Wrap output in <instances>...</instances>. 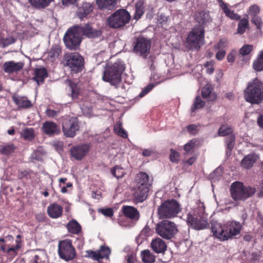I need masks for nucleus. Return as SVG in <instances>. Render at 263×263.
<instances>
[{
	"label": "nucleus",
	"instance_id": "36",
	"mask_svg": "<svg viewBox=\"0 0 263 263\" xmlns=\"http://www.w3.org/2000/svg\"><path fill=\"white\" fill-rule=\"evenodd\" d=\"M21 137L25 140L31 141L35 137V132L32 128H25L21 133Z\"/></svg>",
	"mask_w": 263,
	"mask_h": 263
},
{
	"label": "nucleus",
	"instance_id": "1",
	"mask_svg": "<svg viewBox=\"0 0 263 263\" xmlns=\"http://www.w3.org/2000/svg\"><path fill=\"white\" fill-rule=\"evenodd\" d=\"M241 228V223L236 221H229L222 224L213 220L211 222L213 235L222 241L232 239L239 235Z\"/></svg>",
	"mask_w": 263,
	"mask_h": 263
},
{
	"label": "nucleus",
	"instance_id": "63",
	"mask_svg": "<svg viewBox=\"0 0 263 263\" xmlns=\"http://www.w3.org/2000/svg\"><path fill=\"white\" fill-rule=\"evenodd\" d=\"M5 239L3 238H0V251L3 252V253L6 252L7 250L6 246L4 244Z\"/></svg>",
	"mask_w": 263,
	"mask_h": 263
},
{
	"label": "nucleus",
	"instance_id": "58",
	"mask_svg": "<svg viewBox=\"0 0 263 263\" xmlns=\"http://www.w3.org/2000/svg\"><path fill=\"white\" fill-rule=\"evenodd\" d=\"M60 50L58 48H52L50 51L49 52L48 56L51 59V60L57 58L59 55Z\"/></svg>",
	"mask_w": 263,
	"mask_h": 263
},
{
	"label": "nucleus",
	"instance_id": "60",
	"mask_svg": "<svg viewBox=\"0 0 263 263\" xmlns=\"http://www.w3.org/2000/svg\"><path fill=\"white\" fill-rule=\"evenodd\" d=\"M251 22L254 24L257 27H258L261 24V18L257 15L251 17Z\"/></svg>",
	"mask_w": 263,
	"mask_h": 263
},
{
	"label": "nucleus",
	"instance_id": "49",
	"mask_svg": "<svg viewBox=\"0 0 263 263\" xmlns=\"http://www.w3.org/2000/svg\"><path fill=\"white\" fill-rule=\"evenodd\" d=\"M44 155V151L42 147H38L32 154V157L37 161H41Z\"/></svg>",
	"mask_w": 263,
	"mask_h": 263
},
{
	"label": "nucleus",
	"instance_id": "31",
	"mask_svg": "<svg viewBox=\"0 0 263 263\" xmlns=\"http://www.w3.org/2000/svg\"><path fill=\"white\" fill-rule=\"evenodd\" d=\"M47 77V72L46 69L39 68L37 69L35 72V75L33 79L36 82L37 85H40L44 82V79Z\"/></svg>",
	"mask_w": 263,
	"mask_h": 263
},
{
	"label": "nucleus",
	"instance_id": "45",
	"mask_svg": "<svg viewBox=\"0 0 263 263\" xmlns=\"http://www.w3.org/2000/svg\"><path fill=\"white\" fill-rule=\"evenodd\" d=\"M32 258L30 263H41L42 262V256L43 253L39 251L31 252Z\"/></svg>",
	"mask_w": 263,
	"mask_h": 263
},
{
	"label": "nucleus",
	"instance_id": "55",
	"mask_svg": "<svg viewBox=\"0 0 263 263\" xmlns=\"http://www.w3.org/2000/svg\"><path fill=\"white\" fill-rule=\"evenodd\" d=\"M159 84V83H156V84H150L146 87H145L142 91L140 93L139 96L140 98H142L144 96L146 93H147L149 91H151L156 85Z\"/></svg>",
	"mask_w": 263,
	"mask_h": 263
},
{
	"label": "nucleus",
	"instance_id": "27",
	"mask_svg": "<svg viewBox=\"0 0 263 263\" xmlns=\"http://www.w3.org/2000/svg\"><path fill=\"white\" fill-rule=\"evenodd\" d=\"M195 19L199 24L203 25L211 21V17L208 12L199 11L195 14Z\"/></svg>",
	"mask_w": 263,
	"mask_h": 263
},
{
	"label": "nucleus",
	"instance_id": "10",
	"mask_svg": "<svg viewBox=\"0 0 263 263\" xmlns=\"http://www.w3.org/2000/svg\"><path fill=\"white\" fill-rule=\"evenodd\" d=\"M203 28L199 26L194 28L189 33L187 38V42L191 48L199 49L204 44Z\"/></svg>",
	"mask_w": 263,
	"mask_h": 263
},
{
	"label": "nucleus",
	"instance_id": "3",
	"mask_svg": "<svg viewBox=\"0 0 263 263\" xmlns=\"http://www.w3.org/2000/svg\"><path fill=\"white\" fill-rule=\"evenodd\" d=\"M246 101L251 104H259L263 100V83L257 79L250 82L244 91Z\"/></svg>",
	"mask_w": 263,
	"mask_h": 263
},
{
	"label": "nucleus",
	"instance_id": "34",
	"mask_svg": "<svg viewBox=\"0 0 263 263\" xmlns=\"http://www.w3.org/2000/svg\"><path fill=\"white\" fill-rule=\"evenodd\" d=\"M54 0H29L30 5L37 9H43L47 7Z\"/></svg>",
	"mask_w": 263,
	"mask_h": 263
},
{
	"label": "nucleus",
	"instance_id": "2",
	"mask_svg": "<svg viewBox=\"0 0 263 263\" xmlns=\"http://www.w3.org/2000/svg\"><path fill=\"white\" fill-rule=\"evenodd\" d=\"M186 221L195 230H202L208 227V215L205 212L203 202L200 201L197 202L196 206L187 214Z\"/></svg>",
	"mask_w": 263,
	"mask_h": 263
},
{
	"label": "nucleus",
	"instance_id": "7",
	"mask_svg": "<svg viewBox=\"0 0 263 263\" xmlns=\"http://www.w3.org/2000/svg\"><path fill=\"white\" fill-rule=\"evenodd\" d=\"M130 20L129 13L125 9H120L107 18L106 24L110 28L120 29L128 23Z\"/></svg>",
	"mask_w": 263,
	"mask_h": 263
},
{
	"label": "nucleus",
	"instance_id": "41",
	"mask_svg": "<svg viewBox=\"0 0 263 263\" xmlns=\"http://www.w3.org/2000/svg\"><path fill=\"white\" fill-rule=\"evenodd\" d=\"M111 173L112 175L117 179H119L122 178L125 172L124 169L119 166H116L111 170Z\"/></svg>",
	"mask_w": 263,
	"mask_h": 263
},
{
	"label": "nucleus",
	"instance_id": "38",
	"mask_svg": "<svg viewBox=\"0 0 263 263\" xmlns=\"http://www.w3.org/2000/svg\"><path fill=\"white\" fill-rule=\"evenodd\" d=\"M16 147L13 144H8L1 146L0 154L5 155H10L14 152Z\"/></svg>",
	"mask_w": 263,
	"mask_h": 263
},
{
	"label": "nucleus",
	"instance_id": "47",
	"mask_svg": "<svg viewBox=\"0 0 263 263\" xmlns=\"http://www.w3.org/2000/svg\"><path fill=\"white\" fill-rule=\"evenodd\" d=\"M232 133V129L227 125H222L218 131V134L220 136H225Z\"/></svg>",
	"mask_w": 263,
	"mask_h": 263
},
{
	"label": "nucleus",
	"instance_id": "61",
	"mask_svg": "<svg viewBox=\"0 0 263 263\" xmlns=\"http://www.w3.org/2000/svg\"><path fill=\"white\" fill-rule=\"evenodd\" d=\"M46 114L48 117L53 118L58 115V112L53 109L48 108L46 110Z\"/></svg>",
	"mask_w": 263,
	"mask_h": 263
},
{
	"label": "nucleus",
	"instance_id": "48",
	"mask_svg": "<svg viewBox=\"0 0 263 263\" xmlns=\"http://www.w3.org/2000/svg\"><path fill=\"white\" fill-rule=\"evenodd\" d=\"M136 11L134 16V18L136 20L139 19L144 12V7H143L141 3H137L135 7Z\"/></svg>",
	"mask_w": 263,
	"mask_h": 263
},
{
	"label": "nucleus",
	"instance_id": "35",
	"mask_svg": "<svg viewBox=\"0 0 263 263\" xmlns=\"http://www.w3.org/2000/svg\"><path fill=\"white\" fill-rule=\"evenodd\" d=\"M67 228L69 232L74 234L79 233L81 230V226L75 220L70 221L67 224Z\"/></svg>",
	"mask_w": 263,
	"mask_h": 263
},
{
	"label": "nucleus",
	"instance_id": "43",
	"mask_svg": "<svg viewBox=\"0 0 263 263\" xmlns=\"http://www.w3.org/2000/svg\"><path fill=\"white\" fill-rule=\"evenodd\" d=\"M16 244L15 246H12V247L7 249V254L8 255H10L11 256H14L17 254L18 251L20 249L21 246H20V241L19 240H16Z\"/></svg>",
	"mask_w": 263,
	"mask_h": 263
},
{
	"label": "nucleus",
	"instance_id": "17",
	"mask_svg": "<svg viewBox=\"0 0 263 263\" xmlns=\"http://www.w3.org/2000/svg\"><path fill=\"white\" fill-rule=\"evenodd\" d=\"M71 89L70 96L72 99L76 102H80L83 99L82 91L81 85L79 83H75L70 80L65 81Z\"/></svg>",
	"mask_w": 263,
	"mask_h": 263
},
{
	"label": "nucleus",
	"instance_id": "21",
	"mask_svg": "<svg viewBox=\"0 0 263 263\" xmlns=\"http://www.w3.org/2000/svg\"><path fill=\"white\" fill-rule=\"evenodd\" d=\"M42 129L43 133L49 136L58 135L60 133L59 126L57 123L52 121L44 122Z\"/></svg>",
	"mask_w": 263,
	"mask_h": 263
},
{
	"label": "nucleus",
	"instance_id": "4",
	"mask_svg": "<svg viewBox=\"0 0 263 263\" xmlns=\"http://www.w3.org/2000/svg\"><path fill=\"white\" fill-rule=\"evenodd\" d=\"M124 70V65L120 61L112 64L108 63L104 71L102 79L117 88L121 82V74Z\"/></svg>",
	"mask_w": 263,
	"mask_h": 263
},
{
	"label": "nucleus",
	"instance_id": "26",
	"mask_svg": "<svg viewBox=\"0 0 263 263\" xmlns=\"http://www.w3.org/2000/svg\"><path fill=\"white\" fill-rule=\"evenodd\" d=\"M151 247L157 253H163L166 249L165 242L160 238H157L153 240L151 242Z\"/></svg>",
	"mask_w": 263,
	"mask_h": 263
},
{
	"label": "nucleus",
	"instance_id": "8",
	"mask_svg": "<svg viewBox=\"0 0 263 263\" xmlns=\"http://www.w3.org/2000/svg\"><path fill=\"white\" fill-rule=\"evenodd\" d=\"M155 229L157 234L166 239L173 238L178 231L176 224L174 222L168 220H163L159 222Z\"/></svg>",
	"mask_w": 263,
	"mask_h": 263
},
{
	"label": "nucleus",
	"instance_id": "57",
	"mask_svg": "<svg viewBox=\"0 0 263 263\" xmlns=\"http://www.w3.org/2000/svg\"><path fill=\"white\" fill-rule=\"evenodd\" d=\"M170 156V160L174 163H177L179 159V154L176 151L171 149Z\"/></svg>",
	"mask_w": 263,
	"mask_h": 263
},
{
	"label": "nucleus",
	"instance_id": "62",
	"mask_svg": "<svg viewBox=\"0 0 263 263\" xmlns=\"http://www.w3.org/2000/svg\"><path fill=\"white\" fill-rule=\"evenodd\" d=\"M226 55V51L224 50H219L216 54V58L218 60H222Z\"/></svg>",
	"mask_w": 263,
	"mask_h": 263
},
{
	"label": "nucleus",
	"instance_id": "12",
	"mask_svg": "<svg viewBox=\"0 0 263 263\" xmlns=\"http://www.w3.org/2000/svg\"><path fill=\"white\" fill-rule=\"evenodd\" d=\"M62 130L66 137H73L76 135V132L79 129L78 121L77 118L66 116L63 118Z\"/></svg>",
	"mask_w": 263,
	"mask_h": 263
},
{
	"label": "nucleus",
	"instance_id": "28",
	"mask_svg": "<svg viewBox=\"0 0 263 263\" xmlns=\"http://www.w3.org/2000/svg\"><path fill=\"white\" fill-rule=\"evenodd\" d=\"M13 100L18 108H29L32 106L30 100L24 97L14 96Z\"/></svg>",
	"mask_w": 263,
	"mask_h": 263
},
{
	"label": "nucleus",
	"instance_id": "18",
	"mask_svg": "<svg viewBox=\"0 0 263 263\" xmlns=\"http://www.w3.org/2000/svg\"><path fill=\"white\" fill-rule=\"evenodd\" d=\"M24 66V63L20 61H9L5 62L3 66V70L7 73H17L21 71Z\"/></svg>",
	"mask_w": 263,
	"mask_h": 263
},
{
	"label": "nucleus",
	"instance_id": "56",
	"mask_svg": "<svg viewBox=\"0 0 263 263\" xmlns=\"http://www.w3.org/2000/svg\"><path fill=\"white\" fill-rule=\"evenodd\" d=\"M99 212L107 217H111L114 215V211L110 208L99 209Z\"/></svg>",
	"mask_w": 263,
	"mask_h": 263
},
{
	"label": "nucleus",
	"instance_id": "33",
	"mask_svg": "<svg viewBox=\"0 0 263 263\" xmlns=\"http://www.w3.org/2000/svg\"><path fill=\"white\" fill-rule=\"evenodd\" d=\"M219 3L222 9L227 16L235 20H237L240 18L238 15L235 13L233 11L230 10L228 7L227 4L223 3L221 0H219Z\"/></svg>",
	"mask_w": 263,
	"mask_h": 263
},
{
	"label": "nucleus",
	"instance_id": "29",
	"mask_svg": "<svg viewBox=\"0 0 263 263\" xmlns=\"http://www.w3.org/2000/svg\"><path fill=\"white\" fill-rule=\"evenodd\" d=\"M93 10L92 6L89 3H83L81 7L79 8L77 14L80 18L85 17L87 15L89 14Z\"/></svg>",
	"mask_w": 263,
	"mask_h": 263
},
{
	"label": "nucleus",
	"instance_id": "6",
	"mask_svg": "<svg viewBox=\"0 0 263 263\" xmlns=\"http://www.w3.org/2000/svg\"><path fill=\"white\" fill-rule=\"evenodd\" d=\"M256 192V189L250 186L244 185L240 181L233 182L230 187L232 198L235 201H244L252 196Z\"/></svg>",
	"mask_w": 263,
	"mask_h": 263
},
{
	"label": "nucleus",
	"instance_id": "16",
	"mask_svg": "<svg viewBox=\"0 0 263 263\" xmlns=\"http://www.w3.org/2000/svg\"><path fill=\"white\" fill-rule=\"evenodd\" d=\"M75 26L80 33L81 36L83 35L89 38H95L100 36L102 34L100 30L93 29L89 24H86L83 26L76 25Z\"/></svg>",
	"mask_w": 263,
	"mask_h": 263
},
{
	"label": "nucleus",
	"instance_id": "44",
	"mask_svg": "<svg viewBox=\"0 0 263 263\" xmlns=\"http://www.w3.org/2000/svg\"><path fill=\"white\" fill-rule=\"evenodd\" d=\"M15 42V39L11 36H8L5 39L1 36L0 47H7Z\"/></svg>",
	"mask_w": 263,
	"mask_h": 263
},
{
	"label": "nucleus",
	"instance_id": "23",
	"mask_svg": "<svg viewBox=\"0 0 263 263\" xmlns=\"http://www.w3.org/2000/svg\"><path fill=\"white\" fill-rule=\"evenodd\" d=\"M47 212L50 217L52 218H58L62 215L63 213V208L58 203H53L48 206Z\"/></svg>",
	"mask_w": 263,
	"mask_h": 263
},
{
	"label": "nucleus",
	"instance_id": "64",
	"mask_svg": "<svg viewBox=\"0 0 263 263\" xmlns=\"http://www.w3.org/2000/svg\"><path fill=\"white\" fill-rule=\"evenodd\" d=\"M187 130L189 133L194 134L197 130V126L195 124H191L187 126Z\"/></svg>",
	"mask_w": 263,
	"mask_h": 263
},
{
	"label": "nucleus",
	"instance_id": "50",
	"mask_svg": "<svg viewBox=\"0 0 263 263\" xmlns=\"http://www.w3.org/2000/svg\"><path fill=\"white\" fill-rule=\"evenodd\" d=\"M253 49V46L249 44L243 45L239 50V53L242 56L249 54Z\"/></svg>",
	"mask_w": 263,
	"mask_h": 263
},
{
	"label": "nucleus",
	"instance_id": "15",
	"mask_svg": "<svg viewBox=\"0 0 263 263\" xmlns=\"http://www.w3.org/2000/svg\"><path fill=\"white\" fill-rule=\"evenodd\" d=\"M86 253V257L99 261L101 259L108 258L110 254V250L109 247L102 246L101 247L100 250L98 251L87 250Z\"/></svg>",
	"mask_w": 263,
	"mask_h": 263
},
{
	"label": "nucleus",
	"instance_id": "46",
	"mask_svg": "<svg viewBox=\"0 0 263 263\" xmlns=\"http://www.w3.org/2000/svg\"><path fill=\"white\" fill-rule=\"evenodd\" d=\"M226 143L227 145V153H228V150L230 152L233 149L235 143V138L233 135H230L226 138Z\"/></svg>",
	"mask_w": 263,
	"mask_h": 263
},
{
	"label": "nucleus",
	"instance_id": "54",
	"mask_svg": "<svg viewBox=\"0 0 263 263\" xmlns=\"http://www.w3.org/2000/svg\"><path fill=\"white\" fill-rule=\"evenodd\" d=\"M228 41L226 39H221L219 43L215 46V49L224 50V48L227 47Z\"/></svg>",
	"mask_w": 263,
	"mask_h": 263
},
{
	"label": "nucleus",
	"instance_id": "11",
	"mask_svg": "<svg viewBox=\"0 0 263 263\" xmlns=\"http://www.w3.org/2000/svg\"><path fill=\"white\" fill-rule=\"evenodd\" d=\"M66 65L74 73H77L82 70L84 59L77 52L67 53L65 55Z\"/></svg>",
	"mask_w": 263,
	"mask_h": 263
},
{
	"label": "nucleus",
	"instance_id": "9",
	"mask_svg": "<svg viewBox=\"0 0 263 263\" xmlns=\"http://www.w3.org/2000/svg\"><path fill=\"white\" fill-rule=\"evenodd\" d=\"M63 40L66 46L70 50H76L80 45L81 36L74 26L67 31Z\"/></svg>",
	"mask_w": 263,
	"mask_h": 263
},
{
	"label": "nucleus",
	"instance_id": "59",
	"mask_svg": "<svg viewBox=\"0 0 263 263\" xmlns=\"http://www.w3.org/2000/svg\"><path fill=\"white\" fill-rule=\"evenodd\" d=\"M202 95L204 98H208L211 93V89L210 86L206 85L202 89Z\"/></svg>",
	"mask_w": 263,
	"mask_h": 263
},
{
	"label": "nucleus",
	"instance_id": "22",
	"mask_svg": "<svg viewBox=\"0 0 263 263\" xmlns=\"http://www.w3.org/2000/svg\"><path fill=\"white\" fill-rule=\"evenodd\" d=\"M135 186L140 187H145L149 189L151 183L148 175L144 172L138 174L135 181Z\"/></svg>",
	"mask_w": 263,
	"mask_h": 263
},
{
	"label": "nucleus",
	"instance_id": "30",
	"mask_svg": "<svg viewBox=\"0 0 263 263\" xmlns=\"http://www.w3.org/2000/svg\"><path fill=\"white\" fill-rule=\"evenodd\" d=\"M117 0H96L99 8L111 10L114 8L117 4Z\"/></svg>",
	"mask_w": 263,
	"mask_h": 263
},
{
	"label": "nucleus",
	"instance_id": "39",
	"mask_svg": "<svg viewBox=\"0 0 263 263\" xmlns=\"http://www.w3.org/2000/svg\"><path fill=\"white\" fill-rule=\"evenodd\" d=\"M249 27V21L246 18L240 20L238 24L237 33L242 34Z\"/></svg>",
	"mask_w": 263,
	"mask_h": 263
},
{
	"label": "nucleus",
	"instance_id": "42",
	"mask_svg": "<svg viewBox=\"0 0 263 263\" xmlns=\"http://www.w3.org/2000/svg\"><path fill=\"white\" fill-rule=\"evenodd\" d=\"M115 133L119 136L124 138H126L128 135L126 131H125L122 127V123L121 122H118L114 127Z\"/></svg>",
	"mask_w": 263,
	"mask_h": 263
},
{
	"label": "nucleus",
	"instance_id": "13",
	"mask_svg": "<svg viewBox=\"0 0 263 263\" xmlns=\"http://www.w3.org/2000/svg\"><path fill=\"white\" fill-rule=\"evenodd\" d=\"M151 47L150 40L142 36L138 37L134 44V51L143 58H146Z\"/></svg>",
	"mask_w": 263,
	"mask_h": 263
},
{
	"label": "nucleus",
	"instance_id": "20",
	"mask_svg": "<svg viewBox=\"0 0 263 263\" xmlns=\"http://www.w3.org/2000/svg\"><path fill=\"white\" fill-rule=\"evenodd\" d=\"M133 198L136 202H142L144 201L148 196L149 189L140 187L134 186L132 190Z\"/></svg>",
	"mask_w": 263,
	"mask_h": 263
},
{
	"label": "nucleus",
	"instance_id": "32",
	"mask_svg": "<svg viewBox=\"0 0 263 263\" xmlns=\"http://www.w3.org/2000/svg\"><path fill=\"white\" fill-rule=\"evenodd\" d=\"M253 68L256 71H263V49L259 52L254 61Z\"/></svg>",
	"mask_w": 263,
	"mask_h": 263
},
{
	"label": "nucleus",
	"instance_id": "52",
	"mask_svg": "<svg viewBox=\"0 0 263 263\" xmlns=\"http://www.w3.org/2000/svg\"><path fill=\"white\" fill-rule=\"evenodd\" d=\"M33 175V172L29 170H23L20 171L18 174V177L20 179H31Z\"/></svg>",
	"mask_w": 263,
	"mask_h": 263
},
{
	"label": "nucleus",
	"instance_id": "53",
	"mask_svg": "<svg viewBox=\"0 0 263 263\" xmlns=\"http://www.w3.org/2000/svg\"><path fill=\"white\" fill-rule=\"evenodd\" d=\"M197 141L194 139L191 140L190 142L187 143L184 147V151H185V155H186L187 153H189L190 152H191L194 146H195Z\"/></svg>",
	"mask_w": 263,
	"mask_h": 263
},
{
	"label": "nucleus",
	"instance_id": "14",
	"mask_svg": "<svg viewBox=\"0 0 263 263\" xmlns=\"http://www.w3.org/2000/svg\"><path fill=\"white\" fill-rule=\"evenodd\" d=\"M58 247L59 254L61 258L68 261L74 258L76 255L75 250L69 240L60 241Z\"/></svg>",
	"mask_w": 263,
	"mask_h": 263
},
{
	"label": "nucleus",
	"instance_id": "40",
	"mask_svg": "<svg viewBox=\"0 0 263 263\" xmlns=\"http://www.w3.org/2000/svg\"><path fill=\"white\" fill-rule=\"evenodd\" d=\"M205 105V102L203 101L200 96H197L191 108V111L194 112L197 109L202 108Z\"/></svg>",
	"mask_w": 263,
	"mask_h": 263
},
{
	"label": "nucleus",
	"instance_id": "5",
	"mask_svg": "<svg viewBox=\"0 0 263 263\" xmlns=\"http://www.w3.org/2000/svg\"><path fill=\"white\" fill-rule=\"evenodd\" d=\"M180 204L175 199L167 200L163 202L158 209L159 219H171L175 217L181 212Z\"/></svg>",
	"mask_w": 263,
	"mask_h": 263
},
{
	"label": "nucleus",
	"instance_id": "19",
	"mask_svg": "<svg viewBox=\"0 0 263 263\" xmlns=\"http://www.w3.org/2000/svg\"><path fill=\"white\" fill-rule=\"evenodd\" d=\"M89 146L87 144H83L73 146L71 148V156L76 160H81L88 153Z\"/></svg>",
	"mask_w": 263,
	"mask_h": 263
},
{
	"label": "nucleus",
	"instance_id": "51",
	"mask_svg": "<svg viewBox=\"0 0 263 263\" xmlns=\"http://www.w3.org/2000/svg\"><path fill=\"white\" fill-rule=\"evenodd\" d=\"M259 12L260 8L257 5H253L251 6L248 10V15L251 17L257 15Z\"/></svg>",
	"mask_w": 263,
	"mask_h": 263
},
{
	"label": "nucleus",
	"instance_id": "37",
	"mask_svg": "<svg viewBox=\"0 0 263 263\" xmlns=\"http://www.w3.org/2000/svg\"><path fill=\"white\" fill-rule=\"evenodd\" d=\"M141 257L144 262L153 263L155 260V256L148 250H145L142 252Z\"/></svg>",
	"mask_w": 263,
	"mask_h": 263
},
{
	"label": "nucleus",
	"instance_id": "25",
	"mask_svg": "<svg viewBox=\"0 0 263 263\" xmlns=\"http://www.w3.org/2000/svg\"><path fill=\"white\" fill-rule=\"evenodd\" d=\"M258 156L255 153H251L246 156L241 161V165L243 168H251L254 163L258 159Z\"/></svg>",
	"mask_w": 263,
	"mask_h": 263
},
{
	"label": "nucleus",
	"instance_id": "24",
	"mask_svg": "<svg viewBox=\"0 0 263 263\" xmlns=\"http://www.w3.org/2000/svg\"><path fill=\"white\" fill-rule=\"evenodd\" d=\"M121 211L126 217L130 219L137 220L139 218L138 211L133 206L124 205L122 206Z\"/></svg>",
	"mask_w": 263,
	"mask_h": 263
}]
</instances>
